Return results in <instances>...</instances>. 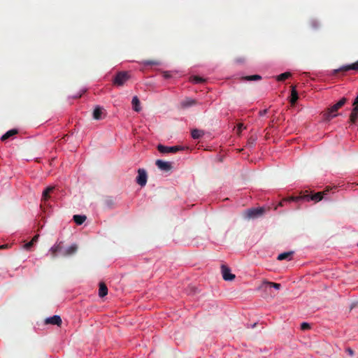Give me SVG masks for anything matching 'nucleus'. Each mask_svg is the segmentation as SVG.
<instances>
[{"label":"nucleus","mask_w":358,"mask_h":358,"mask_svg":"<svg viewBox=\"0 0 358 358\" xmlns=\"http://www.w3.org/2000/svg\"><path fill=\"white\" fill-rule=\"evenodd\" d=\"M347 99L345 97H343L341 100H339L336 103L333 105L332 106L327 108L326 111L324 112V117L326 120L329 121L332 118L336 117L338 114L337 113V111L338 109H340L341 107L344 106V104L346 103Z\"/></svg>","instance_id":"obj_1"},{"label":"nucleus","mask_w":358,"mask_h":358,"mask_svg":"<svg viewBox=\"0 0 358 358\" xmlns=\"http://www.w3.org/2000/svg\"><path fill=\"white\" fill-rule=\"evenodd\" d=\"M130 78V75L127 71H120L114 77L113 80V85L115 86H122Z\"/></svg>","instance_id":"obj_2"},{"label":"nucleus","mask_w":358,"mask_h":358,"mask_svg":"<svg viewBox=\"0 0 358 358\" xmlns=\"http://www.w3.org/2000/svg\"><path fill=\"white\" fill-rule=\"evenodd\" d=\"M264 213V208H250L245 211L244 216L247 219H253L261 216Z\"/></svg>","instance_id":"obj_3"},{"label":"nucleus","mask_w":358,"mask_h":358,"mask_svg":"<svg viewBox=\"0 0 358 358\" xmlns=\"http://www.w3.org/2000/svg\"><path fill=\"white\" fill-rule=\"evenodd\" d=\"M328 191H329V189H327L326 191H324V192H317L311 196H310L308 194L301 195L300 196L302 197L301 199V200H306L308 201L313 200L316 202H318L323 199L324 194H325L326 192H328Z\"/></svg>","instance_id":"obj_4"},{"label":"nucleus","mask_w":358,"mask_h":358,"mask_svg":"<svg viewBox=\"0 0 358 358\" xmlns=\"http://www.w3.org/2000/svg\"><path fill=\"white\" fill-rule=\"evenodd\" d=\"M157 150L159 152L162 154H166V153H176L178 151L182 150L183 148L180 146H172V147H168L163 145H158Z\"/></svg>","instance_id":"obj_5"},{"label":"nucleus","mask_w":358,"mask_h":358,"mask_svg":"<svg viewBox=\"0 0 358 358\" xmlns=\"http://www.w3.org/2000/svg\"><path fill=\"white\" fill-rule=\"evenodd\" d=\"M64 250V248L62 245V242H59L55 243L52 247H51L49 250V252L51 254L52 258H55L59 254L62 255Z\"/></svg>","instance_id":"obj_6"},{"label":"nucleus","mask_w":358,"mask_h":358,"mask_svg":"<svg viewBox=\"0 0 358 358\" xmlns=\"http://www.w3.org/2000/svg\"><path fill=\"white\" fill-rule=\"evenodd\" d=\"M147 178L148 176L145 170L143 169H139L138 170V176L136 180V182L141 187H143L146 185Z\"/></svg>","instance_id":"obj_7"},{"label":"nucleus","mask_w":358,"mask_h":358,"mask_svg":"<svg viewBox=\"0 0 358 358\" xmlns=\"http://www.w3.org/2000/svg\"><path fill=\"white\" fill-rule=\"evenodd\" d=\"M222 277L224 280H233L235 278V275L231 273V271L226 265L221 266Z\"/></svg>","instance_id":"obj_8"},{"label":"nucleus","mask_w":358,"mask_h":358,"mask_svg":"<svg viewBox=\"0 0 358 358\" xmlns=\"http://www.w3.org/2000/svg\"><path fill=\"white\" fill-rule=\"evenodd\" d=\"M155 164L162 171H169L172 169V165L170 162H164L161 159H157Z\"/></svg>","instance_id":"obj_9"},{"label":"nucleus","mask_w":358,"mask_h":358,"mask_svg":"<svg viewBox=\"0 0 358 358\" xmlns=\"http://www.w3.org/2000/svg\"><path fill=\"white\" fill-rule=\"evenodd\" d=\"M275 288L276 289H280L281 287V285L279 283L264 281L262 285L259 287V289L266 290L268 288Z\"/></svg>","instance_id":"obj_10"},{"label":"nucleus","mask_w":358,"mask_h":358,"mask_svg":"<svg viewBox=\"0 0 358 358\" xmlns=\"http://www.w3.org/2000/svg\"><path fill=\"white\" fill-rule=\"evenodd\" d=\"M350 70H355V71L358 70V61L354 64L343 66L338 69H335L334 74H337L338 73H339L341 71H348Z\"/></svg>","instance_id":"obj_11"},{"label":"nucleus","mask_w":358,"mask_h":358,"mask_svg":"<svg viewBox=\"0 0 358 358\" xmlns=\"http://www.w3.org/2000/svg\"><path fill=\"white\" fill-rule=\"evenodd\" d=\"M62 319L59 315H54L50 317H48L45 320V324H50L54 325L60 326L62 324Z\"/></svg>","instance_id":"obj_12"},{"label":"nucleus","mask_w":358,"mask_h":358,"mask_svg":"<svg viewBox=\"0 0 358 358\" xmlns=\"http://www.w3.org/2000/svg\"><path fill=\"white\" fill-rule=\"evenodd\" d=\"M78 247L76 244H73L69 246L68 248L64 249V252L62 253V256L69 257L73 255L77 252Z\"/></svg>","instance_id":"obj_13"},{"label":"nucleus","mask_w":358,"mask_h":358,"mask_svg":"<svg viewBox=\"0 0 358 358\" xmlns=\"http://www.w3.org/2000/svg\"><path fill=\"white\" fill-rule=\"evenodd\" d=\"M197 104V101L195 99L187 98L181 102V106L182 108H187Z\"/></svg>","instance_id":"obj_14"},{"label":"nucleus","mask_w":358,"mask_h":358,"mask_svg":"<svg viewBox=\"0 0 358 358\" xmlns=\"http://www.w3.org/2000/svg\"><path fill=\"white\" fill-rule=\"evenodd\" d=\"M54 189L55 187L52 186L48 187L44 189L42 194V199L44 201H46L50 199V194L53 192Z\"/></svg>","instance_id":"obj_15"},{"label":"nucleus","mask_w":358,"mask_h":358,"mask_svg":"<svg viewBox=\"0 0 358 358\" xmlns=\"http://www.w3.org/2000/svg\"><path fill=\"white\" fill-rule=\"evenodd\" d=\"M299 99L298 92L296 90L295 87H292V94H291V99H290V103L292 105H294L296 102Z\"/></svg>","instance_id":"obj_16"},{"label":"nucleus","mask_w":358,"mask_h":358,"mask_svg":"<svg viewBox=\"0 0 358 358\" xmlns=\"http://www.w3.org/2000/svg\"><path fill=\"white\" fill-rule=\"evenodd\" d=\"M103 108L100 106H96L93 112V117L95 120H100L102 118Z\"/></svg>","instance_id":"obj_17"},{"label":"nucleus","mask_w":358,"mask_h":358,"mask_svg":"<svg viewBox=\"0 0 358 358\" xmlns=\"http://www.w3.org/2000/svg\"><path fill=\"white\" fill-rule=\"evenodd\" d=\"M18 133V131L17 129H10L9 131H8L5 134H3L1 139V141H4L6 140H7L8 138H9L10 137L17 134Z\"/></svg>","instance_id":"obj_18"},{"label":"nucleus","mask_w":358,"mask_h":358,"mask_svg":"<svg viewBox=\"0 0 358 358\" xmlns=\"http://www.w3.org/2000/svg\"><path fill=\"white\" fill-rule=\"evenodd\" d=\"M302 197L301 196H290V197H288V198H285V199H283L280 203H279V206H284V203L285 202H289V201H299L301 200Z\"/></svg>","instance_id":"obj_19"},{"label":"nucleus","mask_w":358,"mask_h":358,"mask_svg":"<svg viewBox=\"0 0 358 358\" xmlns=\"http://www.w3.org/2000/svg\"><path fill=\"white\" fill-rule=\"evenodd\" d=\"M108 294V288L103 282L99 284V296L103 297Z\"/></svg>","instance_id":"obj_20"},{"label":"nucleus","mask_w":358,"mask_h":358,"mask_svg":"<svg viewBox=\"0 0 358 358\" xmlns=\"http://www.w3.org/2000/svg\"><path fill=\"white\" fill-rule=\"evenodd\" d=\"M358 117V107L354 106L350 116V121L351 123H355Z\"/></svg>","instance_id":"obj_21"},{"label":"nucleus","mask_w":358,"mask_h":358,"mask_svg":"<svg viewBox=\"0 0 358 358\" xmlns=\"http://www.w3.org/2000/svg\"><path fill=\"white\" fill-rule=\"evenodd\" d=\"M87 219L85 215H75L73 217V221L78 225H81Z\"/></svg>","instance_id":"obj_22"},{"label":"nucleus","mask_w":358,"mask_h":358,"mask_svg":"<svg viewBox=\"0 0 358 358\" xmlns=\"http://www.w3.org/2000/svg\"><path fill=\"white\" fill-rule=\"evenodd\" d=\"M131 103L133 105V109L135 111L139 112L141 110V108L140 107V101L136 96L133 97Z\"/></svg>","instance_id":"obj_23"},{"label":"nucleus","mask_w":358,"mask_h":358,"mask_svg":"<svg viewBox=\"0 0 358 358\" xmlns=\"http://www.w3.org/2000/svg\"><path fill=\"white\" fill-rule=\"evenodd\" d=\"M292 255H293V252H283V253L280 254L278 256L277 259H278V260H280V261L285 260V259L289 260L292 259Z\"/></svg>","instance_id":"obj_24"},{"label":"nucleus","mask_w":358,"mask_h":358,"mask_svg":"<svg viewBox=\"0 0 358 358\" xmlns=\"http://www.w3.org/2000/svg\"><path fill=\"white\" fill-rule=\"evenodd\" d=\"M308 24L309 27L313 30H317L320 27V22L315 19L310 20L308 22Z\"/></svg>","instance_id":"obj_25"},{"label":"nucleus","mask_w":358,"mask_h":358,"mask_svg":"<svg viewBox=\"0 0 358 358\" xmlns=\"http://www.w3.org/2000/svg\"><path fill=\"white\" fill-rule=\"evenodd\" d=\"M203 135V131L199 129H193L192 131V137L194 139H198Z\"/></svg>","instance_id":"obj_26"},{"label":"nucleus","mask_w":358,"mask_h":358,"mask_svg":"<svg viewBox=\"0 0 358 358\" xmlns=\"http://www.w3.org/2000/svg\"><path fill=\"white\" fill-rule=\"evenodd\" d=\"M142 63L145 66H159L160 64L158 60H145Z\"/></svg>","instance_id":"obj_27"},{"label":"nucleus","mask_w":358,"mask_h":358,"mask_svg":"<svg viewBox=\"0 0 358 358\" xmlns=\"http://www.w3.org/2000/svg\"><path fill=\"white\" fill-rule=\"evenodd\" d=\"M290 76H291V73L289 72H285V73L280 74L277 77V80H278V81H284L286 79L289 78Z\"/></svg>","instance_id":"obj_28"},{"label":"nucleus","mask_w":358,"mask_h":358,"mask_svg":"<svg viewBox=\"0 0 358 358\" xmlns=\"http://www.w3.org/2000/svg\"><path fill=\"white\" fill-rule=\"evenodd\" d=\"M104 204L109 207V208H111L114 206L115 204V202H114V200L112 197L110 196H107L104 199Z\"/></svg>","instance_id":"obj_29"},{"label":"nucleus","mask_w":358,"mask_h":358,"mask_svg":"<svg viewBox=\"0 0 358 358\" xmlns=\"http://www.w3.org/2000/svg\"><path fill=\"white\" fill-rule=\"evenodd\" d=\"M190 80L193 83L197 84V83H203L205 81V79L201 78V77H200V76H192V77L190 78Z\"/></svg>","instance_id":"obj_30"},{"label":"nucleus","mask_w":358,"mask_h":358,"mask_svg":"<svg viewBox=\"0 0 358 358\" xmlns=\"http://www.w3.org/2000/svg\"><path fill=\"white\" fill-rule=\"evenodd\" d=\"M256 141H257V137H256V136H250V137L248 139V141H247V145H248V147H250V148H251V147H252V146L255 145V143Z\"/></svg>","instance_id":"obj_31"},{"label":"nucleus","mask_w":358,"mask_h":358,"mask_svg":"<svg viewBox=\"0 0 358 358\" xmlns=\"http://www.w3.org/2000/svg\"><path fill=\"white\" fill-rule=\"evenodd\" d=\"M261 78L262 77L259 75L249 76L244 78L245 80L249 81L258 80H260Z\"/></svg>","instance_id":"obj_32"},{"label":"nucleus","mask_w":358,"mask_h":358,"mask_svg":"<svg viewBox=\"0 0 358 358\" xmlns=\"http://www.w3.org/2000/svg\"><path fill=\"white\" fill-rule=\"evenodd\" d=\"M34 245L33 241H29L24 245V248L27 250H29L31 249V248Z\"/></svg>","instance_id":"obj_33"},{"label":"nucleus","mask_w":358,"mask_h":358,"mask_svg":"<svg viewBox=\"0 0 358 358\" xmlns=\"http://www.w3.org/2000/svg\"><path fill=\"white\" fill-rule=\"evenodd\" d=\"M310 328V324L306 323V322H303L301 325V329L302 330H307V329H309Z\"/></svg>","instance_id":"obj_34"},{"label":"nucleus","mask_w":358,"mask_h":358,"mask_svg":"<svg viewBox=\"0 0 358 358\" xmlns=\"http://www.w3.org/2000/svg\"><path fill=\"white\" fill-rule=\"evenodd\" d=\"M243 129H245V127L243 126V124L242 123H239L238 125H237V134L238 135H240L241 131Z\"/></svg>","instance_id":"obj_35"},{"label":"nucleus","mask_w":358,"mask_h":358,"mask_svg":"<svg viewBox=\"0 0 358 358\" xmlns=\"http://www.w3.org/2000/svg\"><path fill=\"white\" fill-rule=\"evenodd\" d=\"M346 352L349 354V355L350 356H353L354 355V351L352 350V349L348 348L346 349Z\"/></svg>","instance_id":"obj_36"},{"label":"nucleus","mask_w":358,"mask_h":358,"mask_svg":"<svg viewBox=\"0 0 358 358\" xmlns=\"http://www.w3.org/2000/svg\"><path fill=\"white\" fill-rule=\"evenodd\" d=\"M38 236H39L38 235H36V236H34L32 238V239H31V241H33V243L34 244L36 242H37V241H38Z\"/></svg>","instance_id":"obj_37"},{"label":"nucleus","mask_w":358,"mask_h":358,"mask_svg":"<svg viewBox=\"0 0 358 358\" xmlns=\"http://www.w3.org/2000/svg\"><path fill=\"white\" fill-rule=\"evenodd\" d=\"M245 61V59L244 58H238L236 59V62L237 63H241V62H243Z\"/></svg>","instance_id":"obj_38"},{"label":"nucleus","mask_w":358,"mask_h":358,"mask_svg":"<svg viewBox=\"0 0 358 358\" xmlns=\"http://www.w3.org/2000/svg\"><path fill=\"white\" fill-rule=\"evenodd\" d=\"M6 248H8V245L7 244L0 245V250H3Z\"/></svg>","instance_id":"obj_39"},{"label":"nucleus","mask_w":358,"mask_h":358,"mask_svg":"<svg viewBox=\"0 0 358 358\" xmlns=\"http://www.w3.org/2000/svg\"><path fill=\"white\" fill-rule=\"evenodd\" d=\"M164 78H170V76H170V74H169V72H164Z\"/></svg>","instance_id":"obj_40"},{"label":"nucleus","mask_w":358,"mask_h":358,"mask_svg":"<svg viewBox=\"0 0 358 358\" xmlns=\"http://www.w3.org/2000/svg\"><path fill=\"white\" fill-rule=\"evenodd\" d=\"M256 326V324L255 323L253 325H252V327H255Z\"/></svg>","instance_id":"obj_41"},{"label":"nucleus","mask_w":358,"mask_h":358,"mask_svg":"<svg viewBox=\"0 0 358 358\" xmlns=\"http://www.w3.org/2000/svg\"><path fill=\"white\" fill-rule=\"evenodd\" d=\"M357 246H358V243H357Z\"/></svg>","instance_id":"obj_42"}]
</instances>
